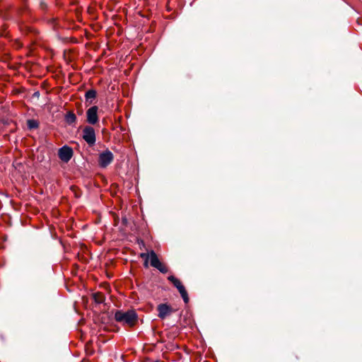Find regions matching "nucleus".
I'll list each match as a JSON object with an SVG mask.
<instances>
[{
	"label": "nucleus",
	"instance_id": "3",
	"mask_svg": "<svg viewBox=\"0 0 362 362\" xmlns=\"http://www.w3.org/2000/svg\"><path fill=\"white\" fill-rule=\"evenodd\" d=\"M83 139L89 146H93L95 143V132L92 127L86 126L83 129Z\"/></svg>",
	"mask_w": 362,
	"mask_h": 362
},
{
	"label": "nucleus",
	"instance_id": "14",
	"mask_svg": "<svg viewBox=\"0 0 362 362\" xmlns=\"http://www.w3.org/2000/svg\"><path fill=\"white\" fill-rule=\"evenodd\" d=\"M140 257L142 259H144V260L150 259V252L149 253H141Z\"/></svg>",
	"mask_w": 362,
	"mask_h": 362
},
{
	"label": "nucleus",
	"instance_id": "6",
	"mask_svg": "<svg viewBox=\"0 0 362 362\" xmlns=\"http://www.w3.org/2000/svg\"><path fill=\"white\" fill-rule=\"evenodd\" d=\"M98 107L97 106H93L90 107L87 112V122L90 124H95L98 121Z\"/></svg>",
	"mask_w": 362,
	"mask_h": 362
},
{
	"label": "nucleus",
	"instance_id": "7",
	"mask_svg": "<svg viewBox=\"0 0 362 362\" xmlns=\"http://www.w3.org/2000/svg\"><path fill=\"white\" fill-rule=\"evenodd\" d=\"M157 310L158 311V316L160 319H165L167 316L173 313L172 308L166 303H161L158 305Z\"/></svg>",
	"mask_w": 362,
	"mask_h": 362
},
{
	"label": "nucleus",
	"instance_id": "11",
	"mask_svg": "<svg viewBox=\"0 0 362 362\" xmlns=\"http://www.w3.org/2000/svg\"><path fill=\"white\" fill-rule=\"evenodd\" d=\"M27 125L30 129H35L38 127V122L35 119H29L27 122Z\"/></svg>",
	"mask_w": 362,
	"mask_h": 362
},
{
	"label": "nucleus",
	"instance_id": "8",
	"mask_svg": "<svg viewBox=\"0 0 362 362\" xmlns=\"http://www.w3.org/2000/svg\"><path fill=\"white\" fill-rule=\"evenodd\" d=\"M59 158H71L73 156V150L68 146H64L58 151Z\"/></svg>",
	"mask_w": 362,
	"mask_h": 362
},
{
	"label": "nucleus",
	"instance_id": "13",
	"mask_svg": "<svg viewBox=\"0 0 362 362\" xmlns=\"http://www.w3.org/2000/svg\"><path fill=\"white\" fill-rule=\"evenodd\" d=\"M99 165L102 168H106L110 164L112 160H99Z\"/></svg>",
	"mask_w": 362,
	"mask_h": 362
},
{
	"label": "nucleus",
	"instance_id": "5",
	"mask_svg": "<svg viewBox=\"0 0 362 362\" xmlns=\"http://www.w3.org/2000/svg\"><path fill=\"white\" fill-rule=\"evenodd\" d=\"M150 263L153 267L158 269L161 273H167V267L159 260L157 255L153 250L150 252Z\"/></svg>",
	"mask_w": 362,
	"mask_h": 362
},
{
	"label": "nucleus",
	"instance_id": "10",
	"mask_svg": "<svg viewBox=\"0 0 362 362\" xmlns=\"http://www.w3.org/2000/svg\"><path fill=\"white\" fill-rule=\"evenodd\" d=\"M65 120L69 124L74 123L76 120V116L72 112H68L65 116Z\"/></svg>",
	"mask_w": 362,
	"mask_h": 362
},
{
	"label": "nucleus",
	"instance_id": "9",
	"mask_svg": "<svg viewBox=\"0 0 362 362\" xmlns=\"http://www.w3.org/2000/svg\"><path fill=\"white\" fill-rule=\"evenodd\" d=\"M96 95H97V92L95 90L90 89V90H88L85 94V98H86V103H88V104L93 103V101L96 98Z\"/></svg>",
	"mask_w": 362,
	"mask_h": 362
},
{
	"label": "nucleus",
	"instance_id": "1",
	"mask_svg": "<svg viewBox=\"0 0 362 362\" xmlns=\"http://www.w3.org/2000/svg\"><path fill=\"white\" fill-rule=\"evenodd\" d=\"M115 318L116 321L132 327L135 324L137 315L134 310H128L127 312L118 310L115 314Z\"/></svg>",
	"mask_w": 362,
	"mask_h": 362
},
{
	"label": "nucleus",
	"instance_id": "12",
	"mask_svg": "<svg viewBox=\"0 0 362 362\" xmlns=\"http://www.w3.org/2000/svg\"><path fill=\"white\" fill-rule=\"evenodd\" d=\"M113 154L111 151L106 150L100 153L99 158H112Z\"/></svg>",
	"mask_w": 362,
	"mask_h": 362
},
{
	"label": "nucleus",
	"instance_id": "2",
	"mask_svg": "<svg viewBox=\"0 0 362 362\" xmlns=\"http://www.w3.org/2000/svg\"><path fill=\"white\" fill-rule=\"evenodd\" d=\"M168 279L174 285L175 287L177 288L183 300L185 301V303H187L189 302L188 294L182 282L177 278L173 275L169 276L168 277Z\"/></svg>",
	"mask_w": 362,
	"mask_h": 362
},
{
	"label": "nucleus",
	"instance_id": "4",
	"mask_svg": "<svg viewBox=\"0 0 362 362\" xmlns=\"http://www.w3.org/2000/svg\"><path fill=\"white\" fill-rule=\"evenodd\" d=\"M150 263L153 267L158 269L161 273H167V267L159 260L157 255L153 250L150 252Z\"/></svg>",
	"mask_w": 362,
	"mask_h": 362
},
{
	"label": "nucleus",
	"instance_id": "16",
	"mask_svg": "<svg viewBox=\"0 0 362 362\" xmlns=\"http://www.w3.org/2000/svg\"><path fill=\"white\" fill-rule=\"evenodd\" d=\"M154 362H160V361H154Z\"/></svg>",
	"mask_w": 362,
	"mask_h": 362
},
{
	"label": "nucleus",
	"instance_id": "15",
	"mask_svg": "<svg viewBox=\"0 0 362 362\" xmlns=\"http://www.w3.org/2000/svg\"><path fill=\"white\" fill-rule=\"evenodd\" d=\"M144 267H146V268H148V259H146V260H144Z\"/></svg>",
	"mask_w": 362,
	"mask_h": 362
}]
</instances>
